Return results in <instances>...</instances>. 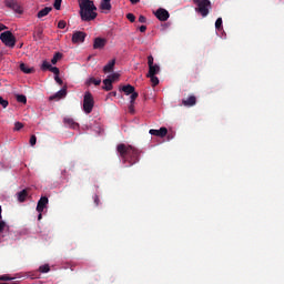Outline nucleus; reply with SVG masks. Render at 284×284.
Wrapping results in <instances>:
<instances>
[{"label": "nucleus", "mask_w": 284, "mask_h": 284, "mask_svg": "<svg viewBox=\"0 0 284 284\" xmlns=\"http://www.w3.org/2000/svg\"><path fill=\"white\" fill-rule=\"evenodd\" d=\"M116 152L120 159H122V163H129V168L139 163V149L130 144L120 143L116 146Z\"/></svg>", "instance_id": "nucleus-1"}, {"label": "nucleus", "mask_w": 284, "mask_h": 284, "mask_svg": "<svg viewBox=\"0 0 284 284\" xmlns=\"http://www.w3.org/2000/svg\"><path fill=\"white\" fill-rule=\"evenodd\" d=\"M80 8V17L82 21L90 22L97 19V6H94V1L92 0H79Z\"/></svg>", "instance_id": "nucleus-2"}, {"label": "nucleus", "mask_w": 284, "mask_h": 284, "mask_svg": "<svg viewBox=\"0 0 284 284\" xmlns=\"http://www.w3.org/2000/svg\"><path fill=\"white\" fill-rule=\"evenodd\" d=\"M193 3L196 6L195 12H199L201 17L210 14V10H212V2L210 0H193Z\"/></svg>", "instance_id": "nucleus-3"}, {"label": "nucleus", "mask_w": 284, "mask_h": 284, "mask_svg": "<svg viewBox=\"0 0 284 284\" xmlns=\"http://www.w3.org/2000/svg\"><path fill=\"white\" fill-rule=\"evenodd\" d=\"M92 110H94V97H92V93L87 91L83 99V111L85 114H91Z\"/></svg>", "instance_id": "nucleus-4"}, {"label": "nucleus", "mask_w": 284, "mask_h": 284, "mask_svg": "<svg viewBox=\"0 0 284 284\" xmlns=\"http://www.w3.org/2000/svg\"><path fill=\"white\" fill-rule=\"evenodd\" d=\"M0 41L4 43L8 48H14L17 44V38L12 34L11 31H4L0 34Z\"/></svg>", "instance_id": "nucleus-5"}, {"label": "nucleus", "mask_w": 284, "mask_h": 284, "mask_svg": "<svg viewBox=\"0 0 284 284\" xmlns=\"http://www.w3.org/2000/svg\"><path fill=\"white\" fill-rule=\"evenodd\" d=\"M122 92H124V94H126V97H130L131 99V103H134V101H136V99H139V92L135 91L134 87H132L131 84H126L123 85L120 89Z\"/></svg>", "instance_id": "nucleus-6"}, {"label": "nucleus", "mask_w": 284, "mask_h": 284, "mask_svg": "<svg viewBox=\"0 0 284 284\" xmlns=\"http://www.w3.org/2000/svg\"><path fill=\"white\" fill-rule=\"evenodd\" d=\"M6 8H9L10 10H13L17 14H23V9L21 8V4L17 2V0H4Z\"/></svg>", "instance_id": "nucleus-7"}, {"label": "nucleus", "mask_w": 284, "mask_h": 284, "mask_svg": "<svg viewBox=\"0 0 284 284\" xmlns=\"http://www.w3.org/2000/svg\"><path fill=\"white\" fill-rule=\"evenodd\" d=\"M108 44V39L105 38H94L93 40V50H103V48H105V45Z\"/></svg>", "instance_id": "nucleus-8"}, {"label": "nucleus", "mask_w": 284, "mask_h": 284, "mask_svg": "<svg viewBox=\"0 0 284 284\" xmlns=\"http://www.w3.org/2000/svg\"><path fill=\"white\" fill-rule=\"evenodd\" d=\"M149 133H150L152 136H160V139H163L164 136H168V128L162 126V128H160V130L151 129V130L149 131Z\"/></svg>", "instance_id": "nucleus-9"}, {"label": "nucleus", "mask_w": 284, "mask_h": 284, "mask_svg": "<svg viewBox=\"0 0 284 284\" xmlns=\"http://www.w3.org/2000/svg\"><path fill=\"white\" fill-rule=\"evenodd\" d=\"M68 94V87H63L60 91L49 98V101H59Z\"/></svg>", "instance_id": "nucleus-10"}, {"label": "nucleus", "mask_w": 284, "mask_h": 284, "mask_svg": "<svg viewBox=\"0 0 284 284\" xmlns=\"http://www.w3.org/2000/svg\"><path fill=\"white\" fill-rule=\"evenodd\" d=\"M85 32L82 31H75L72 36V43H83L85 41Z\"/></svg>", "instance_id": "nucleus-11"}, {"label": "nucleus", "mask_w": 284, "mask_h": 284, "mask_svg": "<svg viewBox=\"0 0 284 284\" xmlns=\"http://www.w3.org/2000/svg\"><path fill=\"white\" fill-rule=\"evenodd\" d=\"M155 17L159 19V21H168L170 19V12H168L165 9H158Z\"/></svg>", "instance_id": "nucleus-12"}, {"label": "nucleus", "mask_w": 284, "mask_h": 284, "mask_svg": "<svg viewBox=\"0 0 284 284\" xmlns=\"http://www.w3.org/2000/svg\"><path fill=\"white\" fill-rule=\"evenodd\" d=\"M48 203H50L48 196L40 197L37 204V212H43L48 207Z\"/></svg>", "instance_id": "nucleus-13"}, {"label": "nucleus", "mask_w": 284, "mask_h": 284, "mask_svg": "<svg viewBox=\"0 0 284 284\" xmlns=\"http://www.w3.org/2000/svg\"><path fill=\"white\" fill-rule=\"evenodd\" d=\"M182 105H184L185 108H193V105H196V97L190 95L187 99H183Z\"/></svg>", "instance_id": "nucleus-14"}, {"label": "nucleus", "mask_w": 284, "mask_h": 284, "mask_svg": "<svg viewBox=\"0 0 284 284\" xmlns=\"http://www.w3.org/2000/svg\"><path fill=\"white\" fill-rule=\"evenodd\" d=\"M159 72H161V67H159V64H152L151 67H149V72L146 77H154L159 74Z\"/></svg>", "instance_id": "nucleus-15"}, {"label": "nucleus", "mask_w": 284, "mask_h": 284, "mask_svg": "<svg viewBox=\"0 0 284 284\" xmlns=\"http://www.w3.org/2000/svg\"><path fill=\"white\" fill-rule=\"evenodd\" d=\"M114 65H116V60L113 59L103 67V72L105 74H108V72H112L114 70Z\"/></svg>", "instance_id": "nucleus-16"}, {"label": "nucleus", "mask_w": 284, "mask_h": 284, "mask_svg": "<svg viewBox=\"0 0 284 284\" xmlns=\"http://www.w3.org/2000/svg\"><path fill=\"white\" fill-rule=\"evenodd\" d=\"M52 12V7H45L38 12V19H43V17H48Z\"/></svg>", "instance_id": "nucleus-17"}, {"label": "nucleus", "mask_w": 284, "mask_h": 284, "mask_svg": "<svg viewBox=\"0 0 284 284\" xmlns=\"http://www.w3.org/2000/svg\"><path fill=\"white\" fill-rule=\"evenodd\" d=\"M19 203H24L26 199H28V189H23L22 191L17 193Z\"/></svg>", "instance_id": "nucleus-18"}, {"label": "nucleus", "mask_w": 284, "mask_h": 284, "mask_svg": "<svg viewBox=\"0 0 284 284\" xmlns=\"http://www.w3.org/2000/svg\"><path fill=\"white\" fill-rule=\"evenodd\" d=\"M103 83H104V85L102 87V90H105V92H110L113 88L112 80L106 78V79L103 80Z\"/></svg>", "instance_id": "nucleus-19"}, {"label": "nucleus", "mask_w": 284, "mask_h": 284, "mask_svg": "<svg viewBox=\"0 0 284 284\" xmlns=\"http://www.w3.org/2000/svg\"><path fill=\"white\" fill-rule=\"evenodd\" d=\"M20 70H21V72H23L24 74H32V72H34V68H30V67H28V64H26V63H21V64H20Z\"/></svg>", "instance_id": "nucleus-20"}, {"label": "nucleus", "mask_w": 284, "mask_h": 284, "mask_svg": "<svg viewBox=\"0 0 284 284\" xmlns=\"http://www.w3.org/2000/svg\"><path fill=\"white\" fill-rule=\"evenodd\" d=\"M8 230H10L8 224H6V222L0 220V236H1V239H3V236H6V232H8Z\"/></svg>", "instance_id": "nucleus-21"}, {"label": "nucleus", "mask_w": 284, "mask_h": 284, "mask_svg": "<svg viewBox=\"0 0 284 284\" xmlns=\"http://www.w3.org/2000/svg\"><path fill=\"white\" fill-rule=\"evenodd\" d=\"M33 39L34 41H41V39H43V29H37V31L33 32Z\"/></svg>", "instance_id": "nucleus-22"}, {"label": "nucleus", "mask_w": 284, "mask_h": 284, "mask_svg": "<svg viewBox=\"0 0 284 284\" xmlns=\"http://www.w3.org/2000/svg\"><path fill=\"white\" fill-rule=\"evenodd\" d=\"M64 123H67V125H69L73 130H77V128H79V123L74 122L73 119H64Z\"/></svg>", "instance_id": "nucleus-23"}, {"label": "nucleus", "mask_w": 284, "mask_h": 284, "mask_svg": "<svg viewBox=\"0 0 284 284\" xmlns=\"http://www.w3.org/2000/svg\"><path fill=\"white\" fill-rule=\"evenodd\" d=\"M100 8L101 10H112V4L110 1L102 0Z\"/></svg>", "instance_id": "nucleus-24"}, {"label": "nucleus", "mask_w": 284, "mask_h": 284, "mask_svg": "<svg viewBox=\"0 0 284 284\" xmlns=\"http://www.w3.org/2000/svg\"><path fill=\"white\" fill-rule=\"evenodd\" d=\"M63 54L61 52H57L53 58L51 59V63L57 65L60 59H62Z\"/></svg>", "instance_id": "nucleus-25"}, {"label": "nucleus", "mask_w": 284, "mask_h": 284, "mask_svg": "<svg viewBox=\"0 0 284 284\" xmlns=\"http://www.w3.org/2000/svg\"><path fill=\"white\" fill-rule=\"evenodd\" d=\"M101 85V79H95V78H90L88 81H87V85Z\"/></svg>", "instance_id": "nucleus-26"}, {"label": "nucleus", "mask_w": 284, "mask_h": 284, "mask_svg": "<svg viewBox=\"0 0 284 284\" xmlns=\"http://www.w3.org/2000/svg\"><path fill=\"white\" fill-rule=\"evenodd\" d=\"M148 79H150L153 88H156V85H159V78L156 75H146Z\"/></svg>", "instance_id": "nucleus-27"}, {"label": "nucleus", "mask_w": 284, "mask_h": 284, "mask_svg": "<svg viewBox=\"0 0 284 284\" xmlns=\"http://www.w3.org/2000/svg\"><path fill=\"white\" fill-rule=\"evenodd\" d=\"M39 272H41V274H48V272H50V265L48 264L41 265L39 267Z\"/></svg>", "instance_id": "nucleus-28"}, {"label": "nucleus", "mask_w": 284, "mask_h": 284, "mask_svg": "<svg viewBox=\"0 0 284 284\" xmlns=\"http://www.w3.org/2000/svg\"><path fill=\"white\" fill-rule=\"evenodd\" d=\"M51 68H52V64H50V62H48L45 60L42 62L41 70L43 72H45V70H51Z\"/></svg>", "instance_id": "nucleus-29"}, {"label": "nucleus", "mask_w": 284, "mask_h": 284, "mask_svg": "<svg viewBox=\"0 0 284 284\" xmlns=\"http://www.w3.org/2000/svg\"><path fill=\"white\" fill-rule=\"evenodd\" d=\"M119 77H121V74H119V73H113V74L108 75L106 79H110V80H111V83H114V81H119Z\"/></svg>", "instance_id": "nucleus-30"}, {"label": "nucleus", "mask_w": 284, "mask_h": 284, "mask_svg": "<svg viewBox=\"0 0 284 284\" xmlns=\"http://www.w3.org/2000/svg\"><path fill=\"white\" fill-rule=\"evenodd\" d=\"M17 101H18V103H28V98H26V95H23V94H18Z\"/></svg>", "instance_id": "nucleus-31"}, {"label": "nucleus", "mask_w": 284, "mask_h": 284, "mask_svg": "<svg viewBox=\"0 0 284 284\" xmlns=\"http://www.w3.org/2000/svg\"><path fill=\"white\" fill-rule=\"evenodd\" d=\"M215 28L221 30L223 28V18H217L215 21Z\"/></svg>", "instance_id": "nucleus-32"}, {"label": "nucleus", "mask_w": 284, "mask_h": 284, "mask_svg": "<svg viewBox=\"0 0 284 284\" xmlns=\"http://www.w3.org/2000/svg\"><path fill=\"white\" fill-rule=\"evenodd\" d=\"M126 19L131 22L134 23L136 21V17L133 13H128Z\"/></svg>", "instance_id": "nucleus-33"}, {"label": "nucleus", "mask_w": 284, "mask_h": 284, "mask_svg": "<svg viewBox=\"0 0 284 284\" xmlns=\"http://www.w3.org/2000/svg\"><path fill=\"white\" fill-rule=\"evenodd\" d=\"M65 26H68V23L65 22V20H60V21L58 22V28H59L60 30H64Z\"/></svg>", "instance_id": "nucleus-34"}, {"label": "nucleus", "mask_w": 284, "mask_h": 284, "mask_svg": "<svg viewBox=\"0 0 284 284\" xmlns=\"http://www.w3.org/2000/svg\"><path fill=\"white\" fill-rule=\"evenodd\" d=\"M61 1L62 0H54L53 8L55 10H61Z\"/></svg>", "instance_id": "nucleus-35"}, {"label": "nucleus", "mask_w": 284, "mask_h": 284, "mask_svg": "<svg viewBox=\"0 0 284 284\" xmlns=\"http://www.w3.org/2000/svg\"><path fill=\"white\" fill-rule=\"evenodd\" d=\"M0 105H2V108H8V105H10V103L8 102V100H3V98L0 97Z\"/></svg>", "instance_id": "nucleus-36"}, {"label": "nucleus", "mask_w": 284, "mask_h": 284, "mask_svg": "<svg viewBox=\"0 0 284 284\" xmlns=\"http://www.w3.org/2000/svg\"><path fill=\"white\" fill-rule=\"evenodd\" d=\"M49 72H52V73L55 74V75H59V74H60V70H59V68H57V67H51V70H49Z\"/></svg>", "instance_id": "nucleus-37"}, {"label": "nucleus", "mask_w": 284, "mask_h": 284, "mask_svg": "<svg viewBox=\"0 0 284 284\" xmlns=\"http://www.w3.org/2000/svg\"><path fill=\"white\" fill-rule=\"evenodd\" d=\"M23 128V123H21V122H16L14 123V130L17 131V132H19V130H21Z\"/></svg>", "instance_id": "nucleus-38"}, {"label": "nucleus", "mask_w": 284, "mask_h": 284, "mask_svg": "<svg viewBox=\"0 0 284 284\" xmlns=\"http://www.w3.org/2000/svg\"><path fill=\"white\" fill-rule=\"evenodd\" d=\"M30 145H32V146L37 145V135H31Z\"/></svg>", "instance_id": "nucleus-39"}, {"label": "nucleus", "mask_w": 284, "mask_h": 284, "mask_svg": "<svg viewBox=\"0 0 284 284\" xmlns=\"http://www.w3.org/2000/svg\"><path fill=\"white\" fill-rule=\"evenodd\" d=\"M148 65L149 67L154 65V57H152V55L148 57Z\"/></svg>", "instance_id": "nucleus-40"}, {"label": "nucleus", "mask_w": 284, "mask_h": 284, "mask_svg": "<svg viewBox=\"0 0 284 284\" xmlns=\"http://www.w3.org/2000/svg\"><path fill=\"white\" fill-rule=\"evenodd\" d=\"M129 112H130L131 114H134V102H132V100L130 101Z\"/></svg>", "instance_id": "nucleus-41"}, {"label": "nucleus", "mask_w": 284, "mask_h": 284, "mask_svg": "<svg viewBox=\"0 0 284 284\" xmlns=\"http://www.w3.org/2000/svg\"><path fill=\"white\" fill-rule=\"evenodd\" d=\"M93 201H94L95 207H99V203H101V200L99 199V195H94Z\"/></svg>", "instance_id": "nucleus-42"}, {"label": "nucleus", "mask_w": 284, "mask_h": 284, "mask_svg": "<svg viewBox=\"0 0 284 284\" xmlns=\"http://www.w3.org/2000/svg\"><path fill=\"white\" fill-rule=\"evenodd\" d=\"M54 81L55 83H58L59 85H63V80H61V78H59V75L54 77Z\"/></svg>", "instance_id": "nucleus-43"}, {"label": "nucleus", "mask_w": 284, "mask_h": 284, "mask_svg": "<svg viewBox=\"0 0 284 284\" xmlns=\"http://www.w3.org/2000/svg\"><path fill=\"white\" fill-rule=\"evenodd\" d=\"M146 21H148V18H145L144 16L139 17V22L140 23H146Z\"/></svg>", "instance_id": "nucleus-44"}, {"label": "nucleus", "mask_w": 284, "mask_h": 284, "mask_svg": "<svg viewBox=\"0 0 284 284\" xmlns=\"http://www.w3.org/2000/svg\"><path fill=\"white\" fill-rule=\"evenodd\" d=\"M0 281H12V277H9L8 275L0 276Z\"/></svg>", "instance_id": "nucleus-45"}, {"label": "nucleus", "mask_w": 284, "mask_h": 284, "mask_svg": "<svg viewBox=\"0 0 284 284\" xmlns=\"http://www.w3.org/2000/svg\"><path fill=\"white\" fill-rule=\"evenodd\" d=\"M145 30H148V27H146V26H141V27H140V32H145Z\"/></svg>", "instance_id": "nucleus-46"}, {"label": "nucleus", "mask_w": 284, "mask_h": 284, "mask_svg": "<svg viewBox=\"0 0 284 284\" xmlns=\"http://www.w3.org/2000/svg\"><path fill=\"white\" fill-rule=\"evenodd\" d=\"M6 28H7L6 24L0 23V32H3V30H6Z\"/></svg>", "instance_id": "nucleus-47"}, {"label": "nucleus", "mask_w": 284, "mask_h": 284, "mask_svg": "<svg viewBox=\"0 0 284 284\" xmlns=\"http://www.w3.org/2000/svg\"><path fill=\"white\" fill-rule=\"evenodd\" d=\"M133 6H136L141 0H130Z\"/></svg>", "instance_id": "nucleus-48"}, {"label": "nucleus", "mask_w": 284, "mask_h": 284, "mask_svg": "<svg viewBox=\"0 0 284 284\" xmlns=\"http://www.w3.org/2000/svg\"><path fill=\"white\" fill-rule=\"evenodd\" d=\"M43 212H39V215H38V221H41V219H43Z\"/></svg>", "instance_id": "nucleus-49"}, {"label": "nucleus", "mask_w": 284, "mask_h": 284, "mask_svg": "<svg viewBox=\"0 0 284 284\" xmlns=\"http://www.w3.org/2000/svg\"><path fill=\"white\" fill-rule=\"evenodd\" d=\"M112 95H113V97H116V92H112Z\"/></svg>", "instance_id": "nucleus-50"}]
</instances>
